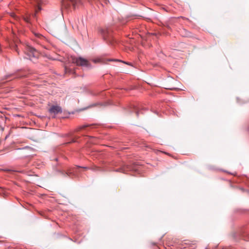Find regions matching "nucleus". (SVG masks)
<instances>
[{"instance_id":"nucleus-6","label":"nucleus","mask_w":249,"mask_h":249,"mask_svg":"<svg viewBox=\"0 0 249 249\" xmlns=\"http://www.w3.org/2000/svg\"><path fill=\"white\" fill-rule=\"evenodd\" d=\"M127 169H128L127 166L126 167L125 166H121V167H120V168H119L118 169H112V170H111V171H115V172H120V173H125V172L127 171Z\"/></svg>"},{"instance_id":"nucleus-19","label":"nucleus","mask_w":249,"mask_h":249,"mask_svg":"<svg viewBox=\"0 0 249 249\" xmlns=\"http://www.w3.org/2000/svg\"><path fill=\"white\" fill-rule=\"evenodd\" d=\"M124 63L127 65H131V64L129 63H127V62H124Z\"/></svg>"},{"instance_id":"nucleus-1","label":"nucleus","mask_w":249,"mask_h":249,"mask_svg":"<svg viewBox=\"0 0 249 249\" xmlns=\"http://www.w3.org/2000/svg\"><path fill=\"white\" fill-rule=\"evenodd\" d=\"M82 5V0H62V9H65L67 12L71 11L73 9L75 10L79 8Z\"/></svg>"},{"instance_id":"nucleus-10","label":"nucleus","mask_w":249,"mask_h":249,"mask_svg":"<svg viewBox=\"0 0 249 249\" xmlns=\"http://www.w3.org/2000/svg\"><path fill=\"white\" fill-rule=\"evenodd\" d=\"M23 18H24V21L26 22H27L28 23H30V17H28V16L25 17Z\"/></svg>"},{"instance_id":"nucleus-17","label":"nucleus","mask_w":249,"mask_h":249,"mask_svg":"<svg viewBox=\"0 0 249 249\" xmlns=\"http://www.w3.org/2000/svg\"><path fill=\"white\" fill-rule=\"evenodd\" d=\"M11 16L13 17L14 18H15V16H15V14H14V13H12V14H11Z\"/></svg>"},{"instance_id":"nucleus-13","label":"nucleus","mask_w":249,"mask_h":249,"mask_svg":"<svg viewBox=\"0 0 249 249\" xmlns=\"http://www.w3.org/2000/svg\"><path fill=\"white\" fill-rule=\"evenodd\" d=\"M41 8H40V7L39 5H38V9H37V10H36V12H37L38 11H40V10H41Z\"/></svg>"},{"instance_id":"nucleus-5","label":"nucleus","mask_w":249,"mask_h":249,"mask_svg":"<svg viewBox=\"0 0 249 249\" xmlns=\"http://www.w3.org/2000/svg\"><path fill=\"white\" fill-rule=\"evenodd\" d=\"M50 113L56 115L58 113H61L62 112V108L58 106H52L49 109Z\"/></svg>"},{"instance_id":"nucleus-12","label":"nucleus","mask_w":249,"mask_h":249,"mask_svg":"<svg viewBox=\"0 0 249 249\" xmlns=\"http://www.w3.org/2000/svg\"><path fill=\"white\" fill-rule=\"evenodd\" d=\"M14 48H15V50H16V51L17 52V53L19 54V52H18V47H17V45H15Z\"/></svg>"},{"instance_id":"nucleus-15","label":"nucleus","mask_w":249,"mask_h":249,"mask_svg":"<svg viewBox=\"0 0 249 249\" xmlns=\"http://www.w3.org/2000/svg\"><path fill=\"white\" fill-rule=\"evenodd\" d=\"M40 1V0H36V3L38 4H39Z\"/></svg>"},{"instance_id":"nucleus-21","label":"nucleus","mask_w":249,"mask_h":249,"mask_svg":"<svg viewBox=\"0 0 249 249\" xmlns=\"http://www.w3.org/2000/svg\"><path fill=\"white\" fill-rule=\"evenodd\" d=\"M184 244H186V245H188V244H189V243L185 242Z\"/></svg>"},{"instance_id":"nucleus-7","label":"nucleus","mask_w":249,"mask_h":249,"mask_svg":"<svg viewBox=\"0 0 249 249\" xmlns=\"http://www.w3.org/2000/svg\"><path fill=\"white\" fill-rule=\"evenodd\" d=\"M33 33L34 34L35 37H36L37 38H39V39L44 38V36L34 31V32H33Z\"/></svg>"},{"instance_id":"nucleus-11","label":"nucleus","mask_w":249,"mask_h":249,"mask_svg":"<svg viewBox=\"0 0 249 249\" xmlns=\"http://www.w3.org/2000/svg\"><path fill=\"white\" fill-rule=\"evenodd\" d=\"M62 174H64V175L66 174L68 176H70L72 174V173L71 172L68 171L67 172H66L65 174L64 173H62Z\"/></svg>"},{"instance_id":"nucleus-3","label":"nucleus","mask_w":249,"mask_h":249,"mask_svg":"<svg viewBox=\"0 0 249 249\" xmlns=\"http://www.w3.org/2000/svg\"><path fill=\"white\" fill-rule=\"evenodd\" d=\"M24 53L26 55L25 57L32 60L33 58H37L39 56L38 52L30 46H26L24 50Z\"/></svg>"},{"instance_id":"nucleus-20","label":"nucleus","mask_w":249,"mask_h":249,"mask_svg":"<svg viewBox=\"0 0 249 249\" xmlns=\"http://www.w3.org/2000/svg\"><path fill=\"white\" fill-rule=\"evenodd\" d=\"M36 14H33V17H36Z\"/></svg>"},{"instance_id":"nucleus-9","label":"nucleus","mask_w":249,"mask_h":249,"mask_svg":"<svg viewBox=\"0 0 249 249\" xmlns=\"http://www.w3.org/2000/svg\"><path fill=\"white\" fill-rule=\"evenodd\" d=\"M182 32H184V33H181V36H186V37L190 36V33L188 31H187L186 30L183 29Z\"/></svg>"},{"instance_id":"nucleus-2","label":"nucleus","mask_w":249,"mask_h":249,"mask_svg":"<svg viewBox=\"0 0 249 249\" xmlns=\"http://www.w3.org/2000/svg\"><path fill=\"white\" fill-rule=\"evenodd\" d=\"M100 33L105 40L109 44H113L114 40L113 38L111 31L107 28L102 29L100 30Z\"/></svg>"},{"instance_id":"nucleus-23","label":"nucleus","mask_w":249,"mask_h":249,"mask_svg":"<svg viewBox=\"0 0 249 249\" xmlns=\"http://www.w3.org/2000/svg\"><path fill=\"white\" fill-rule=\"evenodd\" d=\"M75 142V140H72V142Z\"/></svg>"},{"instance_id":"nucleus-16","label":"nucleus","mask_w":249,"mask_h":249,"mask_svg":"<svg viewBox=\"0 0 249 249\" xmlns=\"http://www.w3.org/2000/svg\"><path fill=\"white\" fill-rule=\"evenodd\" d=\"M181 248H186V246H184L183 244H182L181 246Z\"/></svg>"},{"instance_id":"nucleus-8","label":"nucleus","mask_w":249,"mask_h":249,"mask_svg":"<svg viewBox=\"0 0 249 249\" xmlns=\"http://www.w3.org/2000/svg\"><path fill=\"white\" fill-rule=\"evenodd\" d=\"M88 126V125H83L82 126H80L75 129V131H76V132L79 131L83 129Z\"/></svg>"},{"instance_id":"nucleus-18","label":"nucleus","mask_w":249,"mask_h":249,"mask_svg":"<svg viewBox=\"0 0 249 249\" xmlns=\"http://www.w3.org/2000/svg\"><path fill=\"white\" fill-rule=\"evenodd\" d=\"M136 113L137 116H139V112L136 111Z\"/></svg>"},{"instance_id":"nucleus-4","label":"nucleus","mask_w":249,"mask_h":249,"mask_svg":"<svg viewBox=\"0 0 249 249\" xmlns=\"http://www.w3.org/2000/svg\"><path fill=\"white\" fill-rule=\"evenodd\" d=\"M71 61L73 63L75 64L77 66L81 67H86L90 68L91 67L89 62L86 59L81 57H72Z\"/></svg>"},{"instance_id":"nucleus-22","label":"nucleus","mask_w":249,"mask_h":249,"mask_svg":"<svg viewBox=\"0 0 249 249\" xmlns=\"http://www.w3.org/2000/svg\"><path fill=\"white\" fill-rule=\"evenodd\" d=\"M93 61L94 62H95V63H96V61L95 60H93Z\"/></svg>"},{"instance_id":"nucleus-14","label":"nucleus","mask_w":249,"mask_h":249,"mask_svg":"<svg viewBox=\"0 0 249 249\" xmlns=\"http://www.w3.org/2000/svg\"><path fill=\"white\" fill-rule=\"evenodd\" d=\"M84 168V169H87L88 168L86 167H80V166H78L76 167V168Z\"/></svg>"}]
</instances>
